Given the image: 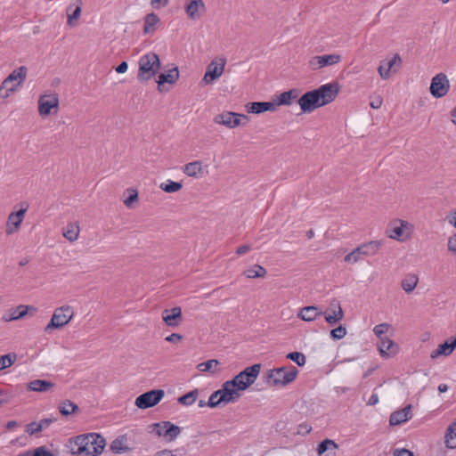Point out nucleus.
I'll use <instances>...</instances> for the list:
<instances>
[{"mask_svg":"<svg viewBox=\"0 0 456 456\" xmlns=\"http://www.w3.org/2000/svg\"><path fill=\"white\" fill-rule=\"evenodd\" d=\"M339 86L338 83H329L319 88L306 92L297 101L302 112L310 113L315 109L332 102L338 96Z\"/></svg>","mask_w":456,"mask_h":456,"instance_id":"1","label":"nucleus"},{"mask_svg":"<svg viewBox=\"0 0 456 456\" xmlns=\"http://www.w3.org/2000/svg\"><path fill=\"white\" fill-rule=\"evenodd\" d=\"M69 443L72 454L77 456H97L106 445L103 436L96 433L77 436Z\"/></svg>","mask_w":456,"mask_h":456,"instance_id":"2","label":"nucleus"},{"mask_svg":"<svg viewBox=\"0 0 456 456\" xmlns=\"http://www.w3.org/2000/svg\"><path fill=\"white\" fill-rule=\"evenodd\" d=\"M138 64L137 79L141 82H145L152 78L161 67L159 55L152 52L141 56Z\"/></svg>","mask_w":456,"mask_h":456,"instance_id":"3","label":"nucleus"},{"mask_svg":"<svg viewBox=\"0 0 456 456\" xmlns=\"http://www.w3.org/2000/svg\"><path fill=\"white\" fill-rule=\"evenodd\" d=\"M298 370L296 367L290 366L288 370L286 367L275 368L266 372V382L270 386L283 387L291 383L297 376Z\"/></svg>","mask_w":456,"mask_h":456,"instance_id":"4","label":"nucleus"},{"mask_svg":"<svg viewBox=\"0 0 456 456\" xmlns=\"http://www.w3.org/2000/svg\"><path fill=\"white\" fill-rule=\"evenodd\" d=\"M384 240H371L363 243L355 248L352 252L347 254L344 260L347 263H357L360 259V256H370L378 253L379 248L384 245Z\"/></svg>","mask_w":456,"mask_h":456,"instance_id":"5","label":"nucleus"},{"mask_svg":"<svg viewBox=\"0 0 456 456\" xmlns=\"http://www.w3.org/2000/svg\"><path fill=\"white\" fill-rule=\"evenodd\" d=\"M73 315L74 312L69 305L56 308L50 322L45 328V332L48 333L52 330L64 327L72 320Z\"/></svg>","mask_w":456,"mask_h":456,"instance_id":"6","label":"nucleus"},{"mask_svg":"<svg viewBox=\"0 0 456 456\" xmlns=\"http://www.w3.org/2000/svg\"><path fill=\"white\" fill-rule=\"evenodd\" d=\"M260 363L253 364L244 369L231 380L239 389H241L242 391L246 390L255 382L260 372Z\"/></svg>","mask_w":456,"mask_h":456,"instance_id":"7","label":"nucleus"},{"mask_svg":"<svg viewBox=\"0 0 456 456\" xmlns=\"http://www.w3.org/2000/svg\"><path fill=\"white\" fill-rule=\"evenodd\" d=\"M27 72L28 69L25 66H20V68L12 71L9 76L3 81L2 86H0V97H9V92H14L15 87L7 88L8 85L17 80L18 85H20L26 79Z\"/></svg>","mask_w":456,"mask_h":456,"instance_id":"8","label":"nucleus"},{"mask_svg":"<svg viewBox=\"0 0 456 456\" xmlns=\"http://www.w3.org/2000/svg\"><path fill=\"white\" fill-rule=\"evenodd\" d=\"M165 392L162 389H152L145 392L135 399V405L139 409H148L157 405L164 397Z\"/></svg>","mask_w":456,"mask_h":456,"instance_id":"9","label":"nucleus"},{"mask_svg":"<svg viewBox=\"0 0 456 456\" xmlns=\"http://www.w3.org/2000/svg\"><path fill=\"white\" fill-rule=\"evenodd\" d=\"M225 64L226 59L224 57L213 60L208 65L207 71L201 80V83L208 85L219 78L224 70Z\"/></svg>","mask_w":456,"mask_h":456,"instance_id":"10","label":"nucleus"},{"mask_svg":"<svg viewBox=\"0 0 456 456\" xmlns=\"http://www.w3.org/2000/svg\"><path fill=\"white\" fill-rule=\"evenodd\" d=\"M450 89V81L444 73L436 74L431 80L429 91L433 97L442 98Z\"/></svg>","mask_w":456,"mask_h":456,"instance_id":"11","label":"nucleus"},{"mask_svg":"<svg viewBox=\"0 0 456 456\" xmlns=\"http://www.w3.org/2000/svg\"><path fill=\"white\" fill-rule=\"evenodd\" d=\"M218 391L221 392L219 402L226 404L229 403L237 402L240 397V391L242 390L239 389L236 385L232 382V380H228L222 385V387L218 389Z\"/></svg>","mask_w":456,"mask_h":456,"instance_id":"12","label":"nucleus"},{"mask_svg":"<svg viewBox=\"0 0 456 456\" xmlns=\"http://www.w3.org/2000/svg\"><path fill=\"white\" fill-rule=\"evenodd\" d=\"M341 61V55L337 53L316 55L310 59L309 68L312 70H318L324 67L332 66Z\"/></svg>","mask_w":456,"mask_h":456,"instance_id":"13","label":"nucleus"},{"mask_svg":"<svg viewBox=\"0 0 456 456\" xmlns=\"http://www.w3.org/2000/svg\"><path fill=\"white\" fill-rule=\"evenodd\" d=\"M240 118L248 120L246 115L224 111L214 118V122L218 125L225 126L228 128H234L240 125Z\"/></svg>","mask_w":456,"mask_h":456,"instance_id":"14","label":"nucleus"},{"mask_svg":"<svg viewBox=\"0 0 456 456\" xmlns=\"http://www.w3.org/2000/svg\"><path fill=\"white\" fill-rule=\"evenodd\" d=\"M58 107L59 98L57 94L43 95L38 100V112L42 117L48 116L53 109L58 110Z\"/></svg>","mask_w":456,"mask_h":456,"instance_id":"15","label":"nucleus"},{"mask_svg":"<svg viewBox=\"0 0 456 456\" xmlns=\"http://www.w3.org/2000/svg\"><path fill=\"white\" fill-rule=\"evenodd\" d=\"M344 319V311L341 307L340 302L337 299H332L330 303L329 308L325 313V321L330 325L342 321Z\"/></svg>","mask_w":456,"mask_h":456,"instance_id":"16","label":"nucleus"},{"mask_svg":"<svg viewBox=\"0 0 456 456\" xmlns=\"http://www.w3.org/2000/svg\"><path fill=\"white\" fill-rule=\"evenodd\" d=\"M27 211V208H21L18 210L17 212H12L8 216L7 223H6V229L5 232L7 235H11L17 232L20 224L24 219L25 214Z\"/></svg>","mask_w":456,"mask_h":456,"instance_id":"17","label":"nucleus"},{"mask_svg":"<svg viewBox=\"0 0 456 456\" xmlns=\"http://www.w3.org/2000/svg\"><path fill=\"white\" fill-rule=\"evenodd\" d=\"M162 319L168 327H178L183 322L182 309L180 306L172 309H165L162 312Z\"/></svg>","mask_w":456,"mask_h":456,"instance_id":"18","label":"nucleus"},{"mask_svg":"<svg viewBox=\"0 0 456 456\" xmlns=\"http://www.w3.org/2000/svg\"><path fill=\"white\" fill-rule=\"evenodd\" d=\"M378 348L383 358H390L398 352V346L392 339L385 338L379 340Z\"/></svg>","mask_w":456,"mask_h":456,"instance_id":"19","label":"nucleus"},{"mask_svg":"<svg viewBox=\"0 0 456 456\" xmlns=\"http://www.w3.org/2000/svg\"><path fill=\"white\" fill-rule=\"evenodd\" d=\"M248 113L260 114L265 111H275L277 104L275 102H253L247 104Z\"/></svg>","mask_w":456,"mask_h":456,"instance_id":"20","label":"nucleus"},{"mask_svg":"<svg viewBox=\"0 0 456 456\" xmlns=\"http://www.w3.org/2000/svg\"><path fill=\"white\" fill-rule=\"evenodd\" d=\"M411 418V405L408 404L400 411H394L389 418V424L396 426L403 423Z\"/></svg>","mask_w":456,"mask_h":456,"instance_id":"21","label":"nucleus"},{"mask_svg":"<svg viewBox=\"0 0 456 456\" xmlns=\"http://www.w3.org/2000/svg\"><path fill=\"white\" fill-rule=\"evenodd\" d=\"M29 310L36 311V308L33 306L20 305L14 309H11L7 315L3 317L4 322H12L15 320H19L23 318Z\"/></svg>","mask_w":456,"mask_h":456,"instance_id":"22","label":"nucleus"},{"mask_svg":"<svg viewBox=\"0 0 456 456\" xmlns=\"http://www.w3.org/2000/svg\"><path fill=\"white\" fill-rule=\"evenodd\" d=\"M455 348H456V337L454 338L451 339V341L447 340L444 343L439 345L437 349L434 350L431 353L430 357L432 359H436L440 355H444V356L450 355Z\"/></svg>","mask_w":456,"mask_h":456,"instance_id":"23","label":"nucleus"},{"mask_svg":"<svg viewBox=\"0 0 456 456\" xmlns=\"http://www.w3.org/2000/svg\"><path fill=\"white\" fill-rule=\"evenodd\" d=\"M323 315V312L315 305H308L303 307L299 314L298 317L305 322H313L317 317Z\"/></svg>","mask_w":456,"mask_h":456,"instance_id":"24","label":"nucleus"},{"mask_svg":"<svg viewBox=\"0 0 456 456\" xmlns=\"http://www.w3.org/2000/svg\"><path fill=\"white\" fill-rule=\"evenodd\" d=\"M179 78V70L178 68L175 67L167 73H160L158 76V89L161 91V86L165 83L175 84Z\"/></svg>","mask_w":456,"mask_h":456,"instance_id":"25","label":"nucleus"},{"mask_svg":"<svg viewBox=\"0 0 456 456\" xmlns=\"http://www.w3.org/2000/svg\"><path fill=\"white\" fill-rule=\"evenodd\" d=\"M186 13L188 16L196 20L200 17L202 13L206 12V6L204 2H189V4L185 7Z\"/></svg>","mask_w":456,"mask_h":456,"instance_id":"26","label":"nucleus"},{"mask_svg":"<svg viewBox=\"0 0 456 456\" xmlns=\"http://www.w3.org/2000/svg\"><path fill=\"white\" fill-rule=\"evenodd\" d=\"M183 171L190 177L198 178L203 173L202 163L199 160L190 162L183 167Z\"/></svg>","mask_w":456,"mask_h":456,"instance_id":"27","label":"nucleus"},{"mask_svg":"<svg viewBox=\"0 0 456 456\" xmlns=\"http://www.w3.org/2000/svg\"><path fill=\"white\" fill-rule=\"evenodd\" d=\"M54 384L48 380L34 379L28 384V390L35 392H46L53 388Z\"/></svg>","mask_w":456,"mask_h":456,"instance_id":"28","label":"nucleus"},{"mask_svg":"<svg viewBox=\"0 0 456 456\" xmlns=\"http://www.w3.org/2000/svg\"><path fill=\"white\" fill-rule=\"evenodd\" d=\"M299 91L298 89L296 88L281 93L278 96L277 102H275V103L277 104V108L280 105H290L292 103V101L297 99Z\"/></svg>","mask_w":456,"mask_h":456,"instance_id":"29","label":"nucleus"},{"mask_svg":"<svg viewBox=\"0 0 456 456\" xmlns=\"http://www.w3.org/2000/svg\"><path fill=\"white\" fill-rule=\"evenodd\" d=\"M127 441V438L126 436H118L114 441H112L110 444V451L113 453H124L129 452L131 449L126 446V443Z\"/></svg>","mask_w":456,"mask_h":456,"instance_id":"30","label":"nucleus"},{"mask_svg":"<svg viewBox=\"0 0 456 456\" xmlns=\"http://www.w3.org/2000/svg\"><path fill=\"white\" fill-rule=\"evenodd\" d=\"M394 223H399L400 225L395 227L389 225L386 230V234L393 240H401L400 237L403 235V228L408 224V223L403 220H395Z\"/></svg>","mask_w":456,"mask_h":456,"instance_id":"31","label":"nucleus"},{"mask_svg":"<svg viewBox=\"0 0 456 456\" xmlns=\"http://www.w3.org/2000/svg\"><path fill=\"white\" fill-rule=\"evenodd\" d=\"M81 13V6L76 4H71L67 8V23L70 27H75L77 25V21L80 17Z\"/></svg>","mask_w":456,"mask_h":456,"instance_id":"32","label":"nucleus"},{"mask_svg":"<svg viewBox=\"0 0 456 456\" xmlns=\"http://www.w3.org/2000/svg\"><path fill=\"white\" fill-rule=\"evenodd\" d=\"M163 424L165 428L163 436L166 437L168 441H174L176 439V437L181 433V428L170 421H163Z\"/></svg>","mask_w":456,"mask_h":456,"instance_id":"33","label":"nucleus"},{"mask_svg":"<svg viewBox=\"0 0 456 456\" xmlns=\"http://www.w3.org/2000/svg\"><path fill=\"white\" fill-rule=\"evenodd\" d=\"M444 443L448 448H456V420L447 428Z\"/></svg>","mask_w":456,"mask_h":456,"instance_id":"34","label":"nucleus"},{"mask_svg":"<svg viewBox=\"0 0 456 456\" xmlns=\"http://www.w3.org/2000/svg\"><path fill=\"white\" fill-rule=\"evenodd\" d=\"M79 231L80 229L78 224L71 223L66 226L62 234L69 241L73 242L77 240Z\"/></svg>","mask_w":456,"mask_h":456,"instance_id":"35","label":"nucleus"},{"mask_svg":"<svg viewBox=\"0 0 456 456\" xmlns=\"http://www.w3.org/2000/svg\"><path fill=\"white\" fill-rule=\"evenodd\" d=\"M266 273L267 272L265 268H264L260 265H254L252 268H249L243 272V274L249 279L264 278L266 275Z\"/></svg>","mask_w":456,"mask_h":456,"instance_id":"36","label":"nucleus"},{"mask_svg":"<svg viewBox=\"0 0 456 456\" xmlns=\"http://www.w3.org/2000/svg\"><path fill=\"white\" fill-rule=\"evenodd\" d=\"M419 278L415 274H409L402 280L401 286L406 293H410L417 287Z\"/></svg>","mask_w":456,"mask_h":456,"instance_id":"37","label":"nucleus"},{"mask_svg":"<svg viewBox=\"0 0 456 456\" xmlns=\"http://www.w3.org/2000/svg\"><path fill=\"white\" fill-rule=\"evenodd\" d=\"M338 444L335 441L326 438L322 440L317 446V453L319 456H322L327 451H334L338 449Z\"/></svg>","mask_w":456,"mask_h":456,"instance_id":"38","label":"nucleus"},{"mask_svg":"<svg viewBox=\"0 0 456 456\" xmlns=\"http://www.w3.org/2000/svg\"><path fill=\"white\" fill-rule=\"evenodd\" d=\"M159 17L153 12L149 13L145 17L143 31L145 34L155 30V26L159 23Z\"/></svg>","mask_w":456,"mask_h":456,"instance_id":"39","label":"nucleus"},{"mask_svg":"<svg viewBox=\"0 0 456 456\" xmlns=\"http://www.w3.org/2000/svg\"><path fill=\"white\" fill-rule=\"evenodd\" d=\"M59 411L63 416H69L78 411V406L69 400H65L59 405Z\"/></svg>","mask_w":456,"mask_h":456,"instance_id":"40","label":"nucleus"},{"mask_svg":"<svg viewBox=\"0 0 456 456\" xmlns=\"http://www.w3.org/2000/svg\"><path fill=\"white\" fill-rule=\"evenodd\" d=\"M198 395H199L198 389H193V390L190 391L189 393L180 396L177 401L179 403H181L183 405L190 406L196 401Z\"/></svg>","mask_w":456,"mask_h":456,"instance_id":"41","label":"nucleus"},{"mask_svg":"<svg viewBox=\"0 0 456 456\" xmlns=\"http://www.w3.org/2000/svg\"><path fill=\"white\" fill-rule=\"evenodd\" d=\"M159 188L165 192L173 193L180 191L183 188V184L180 182L167 180V183H161Z\"/></svg>","mask_w":456,"mask_h":456,"instance_id":"42","label":"nucleus"},{"mask_svg":"<svg viewBox=\"0 0 456 456\" xmlns=\"http://www.w3.org/2000/svg\"><path fill=\"white\" fill-rule=\"evenodd\" d=\"M218 364H219V362L217 360L211 359V360L206 361L204 362L199 363L197 365V369L200 371L215 373L213 366H216Z\"/></svg>","mask_w":456,"mask_h":456,"instance_id":"43","label":"nucleus"},{"mask_svg":"<svg viewBox=\"0 0 456 456\" xmlns=\"http://www.w3.org/2000/svg\"><path fill=\"white\" fill-rule=\"evenodd\" d=\"M16 358L17 356L15 354H8L0 356V370H3L12 365Z\"/></svg>","mask_w":456,"mask_h":456,"instance_id":"44","label":"nucleus"},{"mask_svg":"<svg viewBox=\"0 0 456 456\" xmlns=\"http://www.w3.org/2000/svg\"><path fill=\"white\" fill-rule=\"evenodd\" d=\"M128 193V197L124 200V204L126 208H132L134 202L138 201V191L136 189L129 188L126 191Z\"/></svg>","mask_w":456,"mask_h":456,"instance_id":"45","label":"nucleus"},{"mask_svg":"<svg viewBox=\"0 0 456 456\" xmlns=\"http://www.w3.org/2000/svg\"><path fill=\"white\" fill-rule=\"evenodd\" d=\"M286 358L293 361L300 367L304 366L306 362L305 354L300 352H291L287 354Z\"/></svg>","mask_w":456,"mask_h":456,"instance_id":"46","label":"nucleus"},{"mask_svg":"<svg viewBox=\"0 0 456 456\" xmlns=\"http://www.w3.org/2000/svg\"><path fill=\"white\" fill-rule=\"evenodd\" d=\"M389 328L390 325L388 323H380L374 327L373 332L380 340L386 338L384 335L387 332Z\"/></svg>","mask_w":456,"mask_h":456,"instance_id":"47","label":"nucleus"},{"mask_svg":"<svg viewBox=\"0 0 456 456\" xmlns=\"http://www.w3.org/2000/svg\"><path fill=\"white\" fill-rule=\"evenodd\" d=\"M346 335V329L343 325H339L338 327L330 330V337L333 339H341L345 338Z\"/></svg>","mask_w":456,"mask_h":456,"instance_id":"48","label":"nucleus"},{"mask_svg":"<svg viewBox=\"0 0 456 456\" xmlns=\"http://www.w3.org/2000/svg\"><path fill=\"white\" fill-rule=\"evenodd\" d=\"M220 394H221V392L218 390H216L213 394H211V395L209 396L208 401V407L216 408V407L220 406V404L222 403V402H219Z\"/></svg>","mask_w":456,"mask_h":456,"instance_id":"49","label":"nucleus"},{"mask_svg":"<svg viewBox=\"0 0 456 456\" xmlns=\"http://www.w3.org/2000/svg\"><path fill=\"white\" fill-rule=\"evenodd\" d=\"M13 398L12 393L8 390L0 389V406L10 403Z\"/></svg>","mask_w":456,"mask_h":456,"instance_id":"50","label":"nucleus"},{"mask_svg":"<svg viewBox=\"0 0 456 456\" xmlns=\"http://www.w3.org/2000/svg\"><path fill=\"white\" fill-rule=\"evenodd\" d=\"M40 427L41 426L38 424V422H36V421L30 422L29 424H28L26 426V432L30 436L36 435V434L39 433L40 431H42Z\"/></svg>","mask_w":456,"mask_h":456,"instance_id":"51","label":"nucleus"},{"mask_svg":"<svg viewBox=\"0 0 456 456\" xmlns=\"http://www.w3.org/2000/svg\"><path fill=\"white\" fill-rule=\"evenodd\" d=\"M402 63V59L398 53H395L394 57L386 62L387 68H389V72H391L392 69L397 65L398 67Z\"/></svg>","mask_w":456,"mask_h":456,"instance_id":"52","label":"nucleus"},{"mask_svg":"<svg viewBox=\"0 0 456 456\" xmlns=\"http://www.w3.org/2000/svg\"><path fill=\"white\" fill-rule=\"evenodd\" d=\"M379 74L382 79H387L390 77L389 68H387L386 63L381 64L378 68Z\"/></svg>","mask_w":456,"mask_h":456,"instance_id":"53","label":"nucleus"},{"mask_svg":"<svg viewBox=\"0 0 456 456\" xmlns=\"http://www.w3.org/2000/svg\"><path fill=\"white\" fill-rule=\"evenodd\" d=\"M312 430V428L305 424V423H302L300 425H298L297 427V435H300V436H305L307 434H309Z\"/></svg>","mask_w":456,"mask_h":456,"instance_id":"54","label":"nucleus"},{"mask_svg":"<svg viewBox=\"0 0 456 456\" xmlns=\"http://www.w3.org/2000/svg\"><path fill=\"white\" fill-rule=\"evenodd\" d=\"M447 246H448V250L451 253L456 255V233L454 235L449 237Z\"/></svg>","mask_w":456,"mask_h":456,"instance_id":"55","label":"nucleus"},{"mask_svg":"<svg viewBox=\"0 0 456 456\" xmlns=\"http://www.w3.org/2000/svg\"><path fill=\"white\" fill-rule=\"evenodd\" d=\"M33 456H53V454L45 447L41 446L34 451Z\"/></svg>","mask_w":456,"mask_h":456,"instance_id":"56","label":"nucleus"},{"mask_svg":"<svg viewBox=\"0 0 456 456\" xmlns=\"http://www.w3.org/2000/svg\"><path fill=\"white\" fill-rule=\"evenodd\" d=\"M153 431L156 433L158 436H163V432L165 430L163 421L159 423H154L152 425Z\"/></svg>","mask_w":456,"mask_h":456,"instance_id":"57","label":"nucleus"},{"mask_svg":"<svg viewBox=\"0 0 456 456\" xmlns=\"http://www.w3.org/2000/svg\"><path fill=\"white\" fill-rule=\"evenodd\" d=\"M182 339L183 336L178 333H172L165 338L166 341L170 343H177L180 342Z\"/></svg>","mask_w":456,"mask_h":456,"instance_id":"58","label":"nucleus"},{"mask_svg":"<svg viewBox=\"0 0 456 456\" xmlns=\"http://www.w3.org/2000/svg\"><path fill=\"white\" fill-rule=\"evenodd\" d=\"M55 420H56V419L45 418V419H41L38 422V424L41 426L40 427L41 430H43V429L48 428Z\"/></svg>","mask_w":456,"mask_h":456,"instance_id":"59","label":"nucleus"},{"mask_svg":"<svg viewBox=\"0 0 456 456\" xmlns=\"http://www.w3.org/2000/svg\"><path fill=\"white\" fill-rule=\"evenodd\" d=\"M394 456H414L411 452L407 449H396L394 452Z\"/></svg>","mask_w":456,"mask_h":456,"instance_id":"60","label":"nucleus"},{"mask_svg":"<svg viewBox=\"0 0 456 456\" xmlns=\"http://www.w3.org/2000/svg\"><path fill=\"white\" fill-rule=\"evenodd\" d=\"M128 64L126 61H122L119 65H118L115 69L117 73H125L127 70Z\"/></svg>","mask_w":456,"mask_h":456,"instance_id":"61","label":"nucleus"},{"mask_svg":"<svg viewBox=\"0 0 456 456\" xmlns=\"http://www.w3.org/2000/svg\"><path fill=\"white\" fill-rule=\"evenodd\" d=\"M370 107L372 109H379L382 105V99L381 97L376 98L374 101L370 102Z\"/></svg>","mask_w":456,"mask_h":456,"instance_id":"62","label":"nucleus"},{"mask_svg":"<svg viewBox=\"0 0 456 456\" xmlns=\"http://www.w3.org/2000/svg\"><path fill=\"white\" fill-rule=\"evenodd\" d=\"M250 250V246L249 245H242L240 247H239L236 250V253L238 255H243L245 253H247L248 251Z\"/></svg>","mask_w":456,"mask_h":456,"instance_id":"63","label":"nucleus"},{"mask_svg":"<svg viewBox=\"0 0 456 456\" xmlns=\"http://www.w3.org/2000/svg\"><path fill=\"white\" fill-rule=\"evenodd\" d=\"M448 222L451 225H452L453 227L456 228V211L452 213L449 216H448Z\"/></svg>","mask_w":456,"mask_h":456,"instance_id":"64","label":"nucleus"}]
</instances>
